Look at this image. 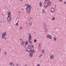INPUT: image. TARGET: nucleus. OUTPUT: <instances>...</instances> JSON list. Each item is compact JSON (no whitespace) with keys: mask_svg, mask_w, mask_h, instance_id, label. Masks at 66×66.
Wrapping results in <instances>:
<instances>
[{"mask_svg":"<svg viewBox=\"0 0 66 66\" xmlns=\"http://www.w3.org/2000/svg\"><path fill=\"white\" fill-rule=\"evenodd\" d=\"M18 12L19 13H21L20 12V11H19Z\"/></svg>","mask_w":66,"mask_h":66,"instance_id":"43","label":"nucleus"},{"mask_svg":"<svg viewBox=\"0 0 66 66\" xmlns=\"http://www.w3.org/2000/svg\"><path fill=\"white\" fill-rule=\"evenodd\" d=\"M19 22V21H17V23H18Z\"/></svg>","mask_w":66,"mask_h":66,"instance_id":"35","label":"nucleus"},{"mask_svg":"<svg viewBox=\"0 0 66 66\" xmlns=\"http://www.w3.org/2000/svg\"><path fill=\"white\" fill-rule=\"evenodd\" d=\"M5 34H6V33L5 32L4 33H3V34H2V38L3 39H4V38H5Z\"/></svg>","mask_w":66,"mask_h":66,"instance_id":"4","label":"nucleus"},{"mask_svg":"<svg viewBox=\"0 0 66 66\" xmlns=\"http://www.w3.org/2000/svg\"><path fill=\"white\" fill-rule=\"evenodd\" d=\"M44 7H48V5H47V4H46V2H44Z\"/></svg>","mask_w":66,"mask_h":66,"instance_id":"6","label":"nucleus"},{"mask_svg":"<svg viewBox=\"0 0 66 66\" xmlns=\"http://www.w3.org/2000/svg\"><path fill=\"white\" fill-rule=\"evenodd\" d=\"M30 19H28V22H30Z\"/></svg>","mask_w":66,"mask_h":66,"instance_id":"30","label":"nucleus"},{"mask_svg":"<svg viewBox=\"0 0 66 66\" xmlns=\"http://www.w3.org/2000/svg\"><path fill=\"white\" fill-rule=\"evenodd\" d=\"M51 36H51L48 35L47 36V37L48 38H49L50 39H51L52 37H51L50 36Z\"/></svg>","mask_w":66,"mask_h":66,"instance_id":"8","label":"nucleus"},{"mask_svg":"<svg viewBox=\"0 0 66 66\" xmlns=\"http://www.w3.org/2000/svg\"><path fill=\"white\" fill-rule=\"evenodd\" d=\"M0 51H1V49L0 48Z\"/></svg>","mask_w":66,"mask_h":66,"instance_id":"48","label":"nucleus"},{"mask_svg":"<svg viewBox=\"0 0 66 66\" xmlns=\"http://www.w3.org/2000/svg\"><path fill=\"white\" fill-rule=\"evenodd\" d=\"M29 56L30 57H33V55L32 54L30 53L29 55Z\"/></svg>","mask_w":66,"mask_h":66,"instance_id":"10","label":"nucleus"},{"mask_svg":"<svg viewBox=\"0 0 66 66\" xmlns=\"http://www.w3.org/2000/svg\"><path fill=\"white\" fill-rule=\"evenodd\" d=\"M10 65H13V63L12 62H11L10 63Z\"/></svg>","mask_w":66,"mask_h":66,"instance_id":"22","label":"nucleus"},{"mask_svg":"<svg viewBox=\"0 0 66 66\" xmlns=\"http://www.w3.org/2000/svg\"><path fill=\"white\" fill-rule=\"evenodd\" d=\"M21 0V1H22L23 0Z\"/></svg>","mask_w":66,"mask_h":66,"instance_id":"49","label":"nucleus"},{"mask_svg":"<svg viewBox=\"0 0 66 66\" xmlns=\"http://www.w3.org/2000/svg\"><path fill=\"white\" fill-rule=\"evenodd\" d=\"M45 0V1H47H47H48V0Z\"/></svg>","mask_w":66,"mask_h":66,"instance_id":"42","label":"nucleus"},{"mask_svg":"<svg viewBox=\"0 0 66 66\" xmlns=\"http://www.w3.org/2000/svg\"><path fill=\"white\" fill-rule=\"evenodd\" d=\"M43 51H44V50H43L42 51V52L43 53V52H43Z\"/></svg>","mask_w":66,"mask_h":66,"instance_id":"36","label":"nucleus"},{"mask_svg":"<svg viewBox=\"0 0 66 66\" xmlns=\"http://www.w3.org/2000/svg\"><path fill=\"white\" fill-rule=\"evenodd\" d=\"M42 11L43 13H45V10H44V9L42 10Z\"/></svg>","mask_w":66,"mask_h":66,"instance_id":"17","label":"nucleus"},{"mask_svg":"<svg viewBox=\"0 0 66 66\" xmlns=\"http://www.w3.org/2000/svg\"><path fill=\"white\" fill-rule=\"evenodd\" d=\"M24 41H23L21 42V44L22 45H24Z\"/></svg>","mask_w":66,"mask_h":66,"instance_id":"15","label":"nucleus"},{"mask_svg":"<svg viewBox=\"0 0 66 66\" xmlns=\"http://www.w3.org/2000/svg\"><path fill=\"white\" fill-rule=\"evenodd\" d=\"M55 11V9L53 8H52L51 9V12H54Z\"/></svg>","mask_w":66,"mask_h":66,"instance_id":"7","label":"nucleus"},{"mask_svg":"<svg viewBox=\"0 0 66 66\" xmlns=\"http://www.w3.org/2000/svg\"><path fill=\"white\" fill-rule=\"evenodd\" d=\"M54 41H55V40H56V37H54Z\"/></svg>","mask_w":66,"mask_h":66,"instance_id":"21","label":"nucleus"},{"mask_svg":"<svg viewBox=\"0 0 66 66\" xmlns=\"http://www.w3.org/2000/svg\"><path fill=\"white\" fill-rule=\"evenodd\" d=\"M53 57H54V56H53V55H52L50 56V58L51 59H53Z\"/></svg>","mask_w":66,"mask_h":66,"instance_id":"12","label":"nucleus"},{"mask_svg":"<svg viewBox=\"0 0 66 66\" xmlns=\"http://www.w3.org/2000/svg\"><path fill=\"white\" fill-rule=\"evenodd\" d=\"M30 11H31V10H29L28 11H26L27 12V13H29L30 12Z\"/></svg>","mask_w":66,"mask_h":66,"instance_id":"23","label":"nucleus"},{"mask_svg":"<svg viewBox=\"0 0 66 66\" xmlns=\"http://www.w3.org/2000/svg\"><path fill=\"white\" fill-rule=\"evenodd\" d=\"M11 14V13L9 11L8 13V17L7 18V19L8 21H11V17H10Z\"/></svg>","mask_w":66,"mask_h":66,"instance_id":"1","label":"nucleus"},{"mask_svg":"<svg viewBox=\"0 0 66 66\" xmlns=\"http://www.w3.org/2000/svg\"><path fill=\"white\" fill-rule=\"evenodd\" d=\"M36 39H35V40H34V43H36Z\"/></svg>","mask_w":66,"mask_h":66,"instance_id":"25","label":"nucleus"},{"mask_svg":"<svg viewBox=\"0 0 66 66\" xmlns=\"http://www.w3.org/2000/svg\"><path fill=\"white\" fill-rule=\"evenodd\" d=\"M41 45V43H39V46H40Z\"/></svg>","mask_w":66,"mask_h":66,"instance_id":"27","label":"nucleus"},{"mask_svg":"<svg viewBox=\"0 0 66 66\" xmlns=\"http://www.w3.org/2000/svg\"><path fill=\"white\" fill-rule=\"evenodd\" d=\"M55 6L56 8V6L55 5Z\"/></svg>","mask_w":66,"mask_h":66,"instance_id":"46","label":"nucleus"},{"mask_svg":"<svg viewBox=\"0 0 66 66\" xmlns=\"http://www.w3.org/2000/svg\"><path fill=\"white\" fill-rule=\"evenodd\" d=\"M31 50H32V47L31 46H30V45H29L27 47L26 51L30 52L31 51Z\"/></svg>","mask_w":66,"mask_h":66,"instance_id":"2","label":"nucleus"},{"mask_svg":"<svg viewBox=\"0 0 66 66\" xmlns=\"http://www.w3.org/2000/svg\"><path fill=\"white\" fill-rule=\"evenodd\" d=\"M48 35H49V34H48Z\"/></svg>","mask_w":66,"mask_h":66,"instance_id":"52","label":"nucleus"},{"mask_svg":"<svg viewBox=\"0 0 66 66\" xmlns=\"http://www.w3.org/2000/svg\"><path fill=\"white\" fill-rule=\"evenodd\" d=\"M39 64H38V66H39Z\"/></svg>","mask_w":66,"mask_h":66,"instance_id":"34","label":"nucleus"},{"mask_svg":"<svg viewBox=\"0 0 66 66\" xmlns=\"http://www.w3.org/2000/svg\"><path fill=\"white\" fill-rule=\"evenodd\" d=\"M42 55L40 54V56H42Z\"/></svg>","mask_w":66,"mask_h":66,"instance_id":"39","label":"nucleus"},{"mask_svg":"<svg viewBox=\"0 0 66 66\" xmlns=\"http://www.w3.org/2000/svg\"><path fill=\"white\" fill-rule=\"evenodd\" d=\"M30 10V9H29L28 8H26V12H27L28 11Z\"/></svg>","mask_w":66,"mask_h":66,"instance_id":"19","label":"nucleus"},{"mask_svg":"<svg viewBox=\"0 0 66 66\" xmlns=\"http://www.w3.org/2000/svg\"><path fill=\"white\" fill-rule=\"evenodd\" d=\"M18 23H16L15 24L16 26H18Z\"/></svg>","mask_w":66,"mask_h":66,"instance_id":"26","label":"nucleus"},{"mask_svg":"<svg viewBox=\"0 0 66 66\" xmlns=\"http://www.w3.org/2000/svg\"><path fill=\"white\" fill-rule=\"evenodd\" d=\"M66 1H64V4H66Z\"/></svg>","mask_w":66,"mask_h":66,"instance_id":"31","label":"nucleus"},{"mask_svg":"<svg viewBox=\"0 0 66 66\" xmlns=\"http://www.w3.org/2000/svg\"><path fill=\"white\" fill-rule=\"evenodd\" d=\"M11 1H12V0H11Z\"/></svg>","mask_w":66,"mask_h":66,"instance_id":"51","label":"nucleus"},{"mask_svg":"<svg viewBox=\"0 0 66 66\" xmlns=\"http://www.w3.org/2000/svg\"><path fill=\"white\" fill-rule=\"evenodd\" d=\"M25 45H28V43L27 42H25Z\"/></svg>","mask_w":66,"mask_h":66,"instance_id":"18","label":"nucleus"},{"mask_svg":"<svg viewBox=\"0 0 66 66\" xmlns=\"http://www.w3.org/2000/svg\"><path fill=\"white\" fill-rule=\"evenodd\" d=\"M26 24H27V23H26Z\"/></svg>","mask_w":66,"mask_h":66,"instance_id":"50","label":"nucleus"},{"mask_svg":"<svg viewBox=\"0 0 66 66\" xmlns=\"http://www.w3.org/2000/svg\"><path fill=\"white\" fill-rule=\"evenodd\" d=\"M51 2H48L47 4V6L49 5V6H50V5H51Z\"/></svg>","mask_w":66,"mask_h":66,"instance_id":"11","label":"nucleus"},{"mask_svg":"<svg viewBox=\"0 0 66 66\" xmlns=\"http://www.w3.org/2000/svg\"><path fill=\"white\" fill-rule=\"evenodd\" d=\"M27 7L29 8L30 10H31V9L32 8V6H31V5H30L28 4L27 5Z\"/></svg>","mask_w":66,"mask_h":66,"instance_id":"5","label":"nucleus"},{"mask_svg":"<svg viewBox=\"0 0 66 66\" xmlns=\"http://www.w3.org/2000/svg\"><path fill=\"white\" fill-rule=\"evenodd\" d=\"M28 36H29V37H28V39H29L28 42L30 44H31V43H32V41H30V40L31 39V37H32L30 33H29L28 34Z\"/></svg>","mask_w":66,"mask_h":66,"instance_id":"3","label":"nucleus"},{"mask_svg":"<svg viewBox=\"0 0 66 66\" xmlns=\"http://www.w3.org/2000/svg\"><path fill=\"white\" fill-rule=\"evenodd\" d=\"M30 19L31 20V19H32V18H31Z\"/></svg>","mask_w":66,"mask_h":66,"instance_id":"37","label":"nucleus"},{"mask_svg":"<svg viewBox=\"0 0 66 66\" xmlns=\"http://www.w3.org/2000/svg\"><path fill=\"white\" fill-rule=\"evenodd\" d=\"M32 47L33 48H34V45H32Z\"/></svg>","mask_w":66,"mask_h":66,"instance_id":"28","label":"nucleus"},{"mask_svg":"<svg viewBox=\"0 0 66 66\" xmlns=\"http://www.w3.org/2000/svg\"><path fill=\"white\" fill-rule=\"evenodd\" d=\"M60 2H61V1H62V0H60Z\"/></svg>","mask_w":66,"mask_h":66,"instance_id":"33","label":"nucleus"},{"mask_svg":"<svg viewBox=\"0 0 66 66\" xmlns=\"http://www.w3.org/2000/svg\"><path fill=\"white\" fill-rule=\"evenodd\" d=\"M20 40H22V39H20Z\"/></svg>","mask_w":66,"mask_h":66,"instance_id":"41","label":"nucleus"},{"mask_svg":"<svg viewBox=\"0 0 66 66\" xmlns=\"http://www.w3.org/2000/svg\"><path fill=\"white\" fill-rule=\"evenodd\" d=\"M55 20V18L53 17L52 19V20Z\"/></svg>","mask_w":66,"mask_h":66,"instance_id":"24","label":"nucleus"},{"mask_svg":"<svg viewBox=\"0 0 66 66\" xmlns=\"http://www.w3.org/2000/svg\"><path fill=\"white\" fill-rule=\"evenodd\" d=\"M44 28L45 32H46V31H48V30L47 29H46V28L44 27Z\"/></svg>","mask_w":66,"mask_h":66,"instance_id":"14","label":"nucleus"},{"mask_svg":"<svg viewBox=\"0 0 66 66\" xmlns=\"http://www.w3.org/2000/svg\"><path fill=\"white\" fill-rule=\"evenodd\" d=\"M43 26L44 27V28H46L47 27L46 26V23H44L43 24Z\"/></svg>","mask_w":66,"mask_h":66,"instance_id":"9","label":"nucleus"},{"mask_svg":"<svg viewBox=\"0 0 66 66\" xmlns=\"http://www.w3.org/2000/svg\"><path fill=\"white\" fill-rule=\"evenodd\" d=\"M4 54L5 55H6V52H5Z\"/></svg>","mask_w":66,"mask_h":66,"instance_id":"29","label":"nucleus"},{"mask_svg":"<svg viewBox=\"0 0 66 66\" xmlns=\"http://www.w3.org/2000/svg\"><path fill=\"white\" fill-rule=\"evenodd\" d=\"M13 66H15V65H14V64H13Z\"/></svg>","mask_w":66,"mask_h":66,"instance_id":"45","label":"nucleus"},{"mask_svg":"<svg viewBox=\"0 0 66 66\" xmlns=\"http://www.w3.org/2000/svg\"><path fill=\"white\" fill-rule=\"evenodd\" d=\"M31 51V53H34V50H32Z\"/></svg>","mask_w":66,"mask_h":66,"instance_id":"13","label":"nucleus"},{"mask_svg":"<svg viewBox=\"0 0 66 66\" xmlns=\"http://www.w3.org/2000/svg\"><path fill=\"white\" fill-rule=\"evenodd\" d=\"M39 5L40 6H42V3L40 2L39 3Z\"/></svg>","mask_w":66,"mask_h":66,"instance_id":"16","label":"nucleus"},{"mask_svg":"<svg viewBox=\"0 0 66 66\" xmlns=\"http://www.w3.org/2000/svg\"><path fill=\"white\" fill-rule=\"evenodd\" d=\"M6 38H7V37H6L5 39V40H6Z\"/></svg>","mask_w":66,"mask_h":66,"instance_id":"32","label":"nucleus"},{"mask_svg":"<svg viewBox=\"0 0 66 66\" xmlns=\"http://www.w3.org/2000/svg\"><path fill=\"white\" fill-rule=\"evenodd\" d=\"M32 22H31L29 23V25L30 26H32Z\"/></svg>","mask_w":66,"mask_h":66,"instance_id":"20","label":"nucleus"},{"mask_svg":"<svg viewBox=\"0 0 66 66\" xmlns=\"http://www.w3.org/2000/svg\"><path fill=\"white\" fill-rule=\"evenodd\" d=\"M39 57H41V56H39Z\"/></svg>","mask_w":66,"mask_h":66,"instance_id":"44","label":"nucleus"},{"mask_svg":"<svg viewBox=\"0 0 66 66\" xmlns=\"http://www.w3.org/2000/svg\"><path fill=\"white\" fill-rule=\"evenodd\" d=\"M22 11H23V9H22Z\"/></svg>","mask_w":66,"mask_h":66,"instance_id":"38","label":"nucleus"},{"mask_svg":"<svg viewBox=\"0 0 66 66\" xmlns=\"http://www.w3.org/2000/svg\"><path fill=\"white\" fill-rule=\"evenodd\" d=\"M27 4H25V5H27Z\"/></svg>","mask_w":66,"mask_h":66,"instance_id":"47","label":"nucleus"},{"mask_svg":"<svg viewBox=\"0 0 66 66\" xmlns=\"http://www.w3.org/2000/svg\"><path fill=\"white\" fill-rule=\"evenodd\" d=\"M22 27H20V29H22Z\"/></svg>","mask_w":66,"mask_h":66,"instance_id":"40","label":"nucleus"}]
</instances>
